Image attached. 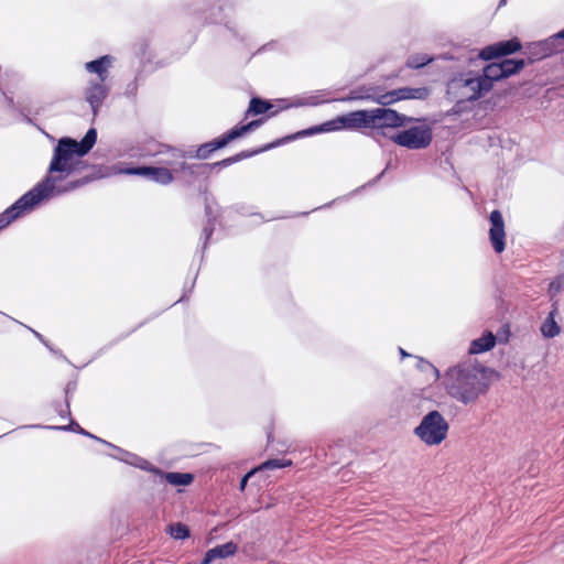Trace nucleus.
I'll list each match as a JSON object with an SVG mask.
<instances>
[{
    "mask_svg": "<svg viewBox=\"0 0 564 564\" xmlns=\"http://www.w3.org/2000/svg\"><path fill=\"white\" fill-rule=\"evenodd\" d=\"M343 129H351V130L358 129L357 110L348 112L343 116H338L335 119L323 122L322 124L314 126L308 129L302 130V131L297 132L295 135L291 137L290 139L313 135L316 133L339 131Z\"/></svg>",
    "mask_w": 564,
    "mask_h": 564,
    "instance_id": "6e6552de",
    "label": "nucleus"
},
{
    "mask_svg": "<svg viewBox=\"0 0 564 564\" xmlns=\"http://www.w3.org/2000/svg\"><path fill=\"white\" fill-rule=\"evenodd\" d=\"M416 367L423 372L431 373L434 380H437L440 378L438 369L435 366H433L430 361L423 358H417Z\"/></svg>",
    "mask_w": 564,
    "mask_h": 564,
    "instance_id": "c756f323",
    "label": "nucleus"
},
{
    "mask_svg": "<svg viewBox=\"0 0 564 564\" xmlns=\"http://www.w3.org/2000/svg\"><path fill=\"white\" fill-rule=\"evenodd\" d=\"M499 64L501 66V73L503 78H507L521 70L524 67L525 63L523 59L506 58L499 62Z\"/></svg>",
    "mask_w": 564,
    "mask_h": 564,
    "instance_id": "4be33fe9",
    "label": "nucleus"
},
{
    "mask_svg": "<svg viewBox=\"0 0 564 564\" xmlns=\"http://www.w3.org/2000/svg\"><path fill=\"white\" fill-rule=\"evenodd\" d=\"M75 390H76V382H68L65 387V402H66L67 409H68L69 399H70L72 394L75 392Z\"/></svg>",
    "mask_w": 564,
    "mask_h": 564,
    "instance_id": "72a5a7b5",
    "label": "nucleus"
},
{
    "mask_svg": "<svg viewBox=\"0 0 564 564\" xmlns=\"http://www.w3.org/2000/svg\"><path fill=\"white\" fill-rule=\"evenodd\" d=\"M430 95V90L426 87L411 88V87H402L398 89H393L387 91L384 94H367V95H358L352 91L350 96L344 98L343 100H357V99H368L372 100L381 106H389L400 100L408 99H419L423 100L427 98Z\"/></svg>",
    "mask_w": 564,
    "mask_h": 564,
    "instance_id": "39448f33",
    "label": "nucleus"
},
{
    "mask_svg": "<svg viewBox=\"0 0 564 564\" xmlns=\"http://www.w3.org/2000/svg\"><path fill=\"white\" fill-rule=\"evenodd\" d=\"M489 238L494 250L501 253L506 248V231L502 215L499 210H492L489 216Z\"/></svg>",
    "mask_w": 564,
    "mask_h": 564,
    "instance_id": "ddd939ff",
    "label": "nucleus"
},
{
    "mask_svg": "<svg viewBox=\"0 0 564 564\" xmlns=\"http://www.w3.org/2000/svg\"><path fill=\"white\" fill-rule=\"evenodd\" d=\"M557 37L564 40V29L557 33Z\"/></svg>",
    "mask_w": 564,
    "mask_h": 564,
    "instance_id": "a19ab883",
    "label": "nucleus"
},
{
    "mask_svg": "<svg viewBox=\"0 0 564 564\" xmlns=\"http://www.w3.org/2000/svg\"><path fill=\"white\" fill-rule=\"evenodd\" d=\"M432 62V57L426 54H415L408 58L406 65L410 68H420Z\"/></svg>",
    "mask_w": 564,
    "mask_h": 564,
    "instance_id": "c85d7f7f",
    "label": "nucleus"
},
{
    "mask_svg": "<svg viewBox=\"0 0 564 564\" xmlns=\"http://www.w3.org/2000/svg\"><path fill=\"white\" fill-rule=\"evenodd\" d=\"M443 384L451 398L464 405L473 404L489 389V370L475 361H464L447 369Z\"/></svg>",
    "mask_w": 564,
    "mask_h": 564,
    "instance_id": "f03ea898",
    "label": "nucleus"
},
{
    "mask_svg": "<svg viewBox=\"0 0 564 564\" xmlns=\"http://www.w3.org/2000/svg\"><path fill=\"white\" fill-rule=\"evenodd\" d=\"M96 141L95 128H90L80 141L69 137L61 138L53 149L44 178L0 214V230L33 210L42 202L76 189L79 182L67 181V178L80 174L86 169L83 159L93 149Z\"/></svg>",
    "mask_w": 564,
    "mask_h": 564,
    "instance_id": "f257e3e1",
    "label": "nucleus"
},
{
    "mask_svg": "<svg viewBox=\"0 0 564 564\" xmlns=\"http://www.w3.org/2000/svg\"><path fill=\"white\" fill-rule=\"evenodd\" d=\"M453 84L462 90V97L467 100H477L489 91L487 82L482 80L479 73L463 74L454 79Z\"/></svg>",
    "mask_w": 564,
    "mask_h": 564,
    "instance_id": "1a4fd4ad",
    "label": "nucleus"
},
{
    "mask_svg": "<svg viewBox=\"0 0 564 564\" xmlns=\"http://www.w3.org/2000/svg\"><path fill=\"white\" fill-rule=\"evenodd\" d=\"M448 431V422L438 411L433 410L422 417L413 433L426 446H437L446 440Z\"/></svg>",
    "mask_w": 564,
    "mask_h": 564,
    "instance_id": "20e7f679",
    "label": "nucleus"
},
{
    "mask_svg": "<svg viewBox=\"0 0 564 564\" xmlns=\"http://www.w3.org/2000/svg\"><path fill=\"white\" fill-rule=\"evenodd\" d=\"M505 2H506V0H501V1H500V4H502V3H505Z\"/></svg>",
    "mask_w": 564,
    "mask_h": 564,
    "instance_id": "a18cd8bd",
    "label": "nucleus"
},
{
    "mask_svg": "<svg viewBox=\"0 0 564 564\" xmlns=\"http://www.w3.org/2000/svg\"><path fill=\"white\" fill-rule=\"evenodd\" d=\"M541 333L546 338H553L560 334V326L553 317V313H550L547 318L541 325Z\"/></svg>",
    "mask_w": 564,
    "mask_h": 564,
    "instance_id": "393cba45",
    "label": "nucleus"
},
{
    "mask_svg": "<svg viewBox=\"0 0 564 564\" xmlns=\"http://www.w3.org/2000/svg\"><path fill=\"white\" fill-rule=\"evenodd\" d=\"M110 86L101 80H88L84 90V98L89 104L93 115L97 116L104 101L108 97Z\"/></svg>",
    "mask_w": 564,
    "mask_h": 564,
    "instance_id": "9d476101",
    "label": "nucleus"
},
{
    "mask_svg": "<svg viewBox=\"0 0 564 564\" xmlns=\"http://www.w3.org/2000/svg\"><path fill=\"white\" fill-rule=\"evenodd\" d=\"M561 41L560 37H557V33L550 36L549 39L544 41L536 42V47H542L543 52L540 54V56H550L553 53L561 50L558 42Z\"/></svg>",
    "mask_w": 564,
    "mask_h": 564,
    "instance_id": "5701e85b",
    "label": "nucleus"
},
{
    "mask_svg": "<svg viewBox=\"0 0 564 564\" xmlns=\"http://www.w3.org/2000/svg\"><path fill=\"white\" fill-rule=\"evenodd\" d=\"M169 532L171 536L174 538L175 540H184L189 536L188 528L181 522L171 524L169 528Z\"/></svg>",
    "mask_w": 564,
    "mask_h": 564,
    "instance_id": "cd10ccee",
    "label": "nucleus"
},
{
    "mask_svg": "<svg viewBox=\"0 0 564 564\" xmlns=\"http://www.w3.org/2000/svg\"><path fill=\"white\" fill-rule=\"evenodd\" d=\"M272 108V105L263 99H260L258 97H253L250 100L249 108L246 111V117L249 115H262L269 111Z\"/></svg>",
    "mask_w": 564,
    "mask_h": 564,
    "instance_id": "b1692460",
    "label": "nucleus"
},
{
    "mask_svg": "<svg viewBox=\"0 0 564 564\" xmlns=\"http://www.w3.org/2000/svg\"><path fill=\"white\" fill-rule=\"evenodd\" d=\"M505 334H506V337H505L503 340L507 341L508 340V334H509V329L508 328L505 330Z\"/></svg>",
    "mask_w": 564,
    "mask_h": 564,
    "instance_id": "79ce46f5",
    "label": "nucleus"
},
{
    "mask_svg": "<svg viewBox=\"0 0 564 564\" xmlns=\"http://www.w3.org/2000/svg\"><path fill=\"white\" fill-rule=\"evenodd\" d=\"M156 156L158 159L155 163L161 166L167 167L169 170L172 171L173 174L185 172L188 173L189 175H194L197 173V170L199 167H203V165L199 164H187L185 162V152L169 147H165L164 150L158 152Z\"/></svg>",
    "mask_w": 564,
    "mask_h": 564,
    "instance_id": "0eeeda50",
    "label": "nucleus"
},
{
    "mask_svg": "<svg viewBox=\"0 0 564 564\" xmlns=\"http://www.w3.org/2000/svg\"><path fill=\"white\" fill-rule=\"evenodd\" d=\"M113 63V57L110 55H104L97 59L87 62L85 64V69L89 74H95L97 77L91 78L90 80H101L102 83H107L109 78V69L111 68Z\"/></svg>",
    "mask_w": 564,
    "mask_h": 564,
    "instance_id": "4468645a",
    "label": "nucleus"
},
{
    "mask_svg": "<svg viewBox=\"0 0 564 564\" xmlns=\"http://www.w3.org/2000/svg\"><path fill=\"white\" fill-rule=\"evenodd\" d=\"M158 476L172 486H188L193 481V475L189 473H164L162 470V474Z\"/></svg>",
    "mask_w": 564,
    "mask_h": 564,
    "instance_id": "6ab92c4d",
    "label": "nucleus"
},
{
    "mask_svg": "<svg viewBox=\"0 0 564 564\" xmlns=\"http://www.w3.org/2000/svg\"><path fill=\"white\" fill-rule=\"evenodd\" d=\"M291 465H292V462L289 459L274 458V459L265 460L264 463H262L260 466H258L256 468L259 471V470H264V469L284 468V467H288Z\"/></svg>",
    "mask_w": 564,
    "mask_h": 564,
    "instance_id": "bb28decb",
    "label": "nucleus"
},
{
    "mask_svg": "<svg viewBox=\"0 0 564 564\" xmlns=\"http://www.w3.org/2000/svg\"><path fill=\"white\" fill-rule=\"evenodd\" d=\"M123 172L130 175L143 176L161 185H169L174 181L172 171L161 165L129 167Z\"/></svg>",
    "mask_w": 564,
    "mask_h": 564,
    "instance_id": "9b49d317",
    "label": "nucleus"
},
{
    "mask_svg": "<svg viewBox=\"0 0 564 564\" xmlns=\"http://www.w3.org/2000/svg\"><path fill=\"white\" fill-rule=\"evenodd\" d=\"M521 48V43L518 39L501 41L484 47L478 56L484 61H490L496 57L506 56L518 52Z\"/></svg>",
    "mask_w": 564,
    "mask_h": 564,
    "instance_id": "f8f14e48",
    "label": "nucleus"
},
{
    "mask_svg": "<svg viewBox=\"0 0 564 564\" xmlns=\"http://www.w3.org/2000/svg\"><path fill=\"white\" fill-rule=\"evenodd\" d=\"M121 460H123L124 463L129 464V465H132L134 467H138L142 470H147V471H150L154 475H161L162 474V470L155 466H153L150 462H148L147 459L140 457V456H137L134 454H131V453H124V456L122 458H120Z\"/></svg>",
    "mask_w": 564,
    "mask_h": 564,
    "instance_id": "a211bd4d",
    "label": "nucleus"
},
{
    "mask_svg": "<svg viewBox=\"0 0 564 564\" xmlns=\"http://www.w3.org/2000/svg\"><path fill=\"white\" fill-rule=\"evenodd\" d=\"M47 429H52V430H62V431H72V432H76V433H79L82 435H85V436H88V437H91L98 442H101L104 444H107V445H110L109 443L102 441L101 438L90 434L89 432L85 431L83 427H80V425L74 421H70V423L66 426H47Z\"/></svg>",
    "mask_w": 564,
    "mask_h": 564,
    "instance_id": "a878e982",
    "label": "nucleus"
},
{
    "mask_svg": "<svg viewBox=\"0 0 564 564\" xmlns=\"http://www.w3.org/2000/svg\"><path fill=\"white\" fill-rule=\"evenodd\" d=\"M497 337L492 332L487 330L480 337L474 339L469 345V354L477 355L489 351L496 345Z\"/></svg>",
    "mask_w": 564,
    "mask_h": 564,
    "instance_id": "dca6fc26",
    "label": "nucleus"
},
{
    "mask_svg": "<svg viewBox=\"0 0 564 564\" xmlns=\"http://www.w3.org/2000/svg\"><path fill=\"white\" fill-rule=\"evenodd\" d=\"M55 411L59 414L61 417H68L70 415V411L68 410V413H67V408L66 405L63 408L61 404H56L55 406Z\"/></svg>",
    "mask_w": 564,
    "mask_h": 564,
    "instance_id": "c9c22d12",
    "label": "nucleus"
},
{
    "mask_svg": "<svg viewBox=\"0 0 564 564\" xmlns=\"http://www.w3.org/2000/svg\"><path fill=\"white\" fill-rule=\"evenodd\" d=\"M484 82H487L489 90H491L494 83L503 78L501 66L499 63L488 64L481 73H479Z\"/></svg>",
    "mask_w": 564,
    "mask_h": 564,
    "instance_id": "aec40b11",
    "label": "nucleus"
},
{
    "mask_svg": "<svg viewBox=\"0 0 564 564\" xmlns=\"http://www.w3.org/2000/svg\"><path fill=\"white\" fill-rule=\"evenodd\" d=\"M421 121L422 119L408 117L386 107L357 110L358 129H371L373 138L384 135V128H401L409 123Z\"/></svg>",
    "mask_w": 564,
    "mask_h": 564,
    "instance_id": "7ed1b4c3",
    "label": "nucleus"
},
{
    "mask_svg": "<svg viewBox=\"0 0 564 564\" xmlns=\"http://www.w3.org/2000/svg\"><path fill=\"white\" fill-rule=\"evenodd\" d=\"M238 546L234 542H227L208 550L202 561V564H210L217 558H227L236 554Z\"/></svg>",
    "mask_w": 564,
    "mask_h": 564,
    "instance_id": "2eb2a0df",
    "label": "nucleus"
},
{
    "mask_svg": "<svg viewBox=\"0 0 564 564\" xmlns=\"http://www.w3.org/2000/svg\"><path fill=\"white\" fill-rule=\"evenodd\" d=\"M382 175H383V172H382V173H380V174L376 177V180H375L373 182H377L379 178H381V176H382Z\"/></svg>",
    "mask_w": 564,
    "mask_h": 564,
    "instance_id": "37998d69",
    "label": "nucleus"
},
{
    "mask_svg": "<svg viewBox=\"0 0 564 564\" xmlns=\"http://www.w3.org/2000/svg\"><path fill=\"white\" fill-rule=\"evenodd\" d=\"M30 427H42L41 425L33 424Z\"/></svg>",
    "mask_w": 564,
    "mask_h": 564,
    "instance_id": "c03bdc74",
    "label": "nucleus"
},
{
    "mask_svg": "<svg viewBox=\"0 0 564 564\" xmlns=\"http://www.w3.org/2000/svg\"><path fill=\"white\" fill-rule=\"evenodd\" d=\"M301 105H311V106H315V105H318V101H317V100H315L314 98H311L308 101L302 102Z\"/></svg>",
    "mask_w": 564,
    "mask_h": 564,
    "instance_id": "4c0bfd02",
    "label": "nucleus"
},
{
    "mask_svg": "<svg viewBox=\"0 0 564 564\" xmlns=\"http://www.w3.org/2000/svg\"><path fill=\"white\" fill-rule=\"evenodd\" d=\"M249 155L250 154L241 152V153H238V154H236L234 156H230V158H227V159H225L223 161H219V162L215 163L214 165L215 166H219V167H227V166H229V165H231V164H234V163H236V162H238V161H240L242 159L248 158Z\"/></svg>",
    "mask_w": 564,
    "mask_h": 564,
    "instance_id": "7c9ffc66",
    "label": "nucleus"
},
{
    "mask_svg": "<svg viewBox=\"0 0 564 564\" xmlns=\"http://www.w3.org/2000/svg\"><path fill=\"white\" fill-rule=\"evenodd\" d=\"M231 139H227V132L223 134L221 137L214 139L213 141L202 144L195 153V158L197 159H207L210 153L214 151L225 148L229 142H231ZM189 156H193L192 154Z\"/></svg>",
    "mask_w": 564,
    "mask_h": 564,
    "instance_id": "f3484780",
    "label": "nucleus"
},
{
    "mask_svg": "<svg viewBox=\"0 0 564 564\" xmlns=\"http://www.w3.org/2000/svg\"><path fill=\"white\" fill-rule=\"evenodd\" d=\"M32 333L34 334V336L36 338H39L51 351H54L53 348L45 341V339L43 338V336L37 333L36 330H32Z\"/></svg>",
    "mask_w": 564,
    "mask_h": 564,
    "instance_id": "e433bc0d",
    "label": "nucleus"
},
{
    "mask_svg": "<svg viewBox=\"0 0 564 564\" xmlns=\"http://www.w3.org/2000/svg\"><path fill=\"white\" fill-rule=\"evenodd\" d=\"M550 289H551V290L555 289V290L557 291V290L560 289V285H555V282H552V283L550 284Z\"/></svg>",
    "mask_w": 564,
    "mask_h": 564,
    "instance_id": "ea45409f",
    "label": "nucleus"
},
{
    "mask_svg": "<svg viewBox=\"0 0 564 564\" xmlns=\"http://www.w3.org/2000/svg\"><path fill=\"white\" fill-rule=\"evenodd\" d=\"M399 351H400V355H401V357H402V358H404V357H409V356H410V355H409L404 349H402V348H399Z\"/></svg>",
    "mask_w": 564,
    "mask_h": 564,
    "instance_id": "58836bf2",
    "label": "nucleus"
},
{
    "mask_svg": "<svg viewBox=\"0 0 564 564\" xmlns=\"http://www.w3.org/2000/svg\"><path fill=\"white\" fill-rule=\"evenodd\" d=\"M214 232V225L210 223V219H208V224L204 227L202 236L204 237V248H206L208 239L212 237Z\"/></svg>",
    "mask_w": 564,
    "mask_h": 564,
    "instance_id": "473e14b6",
    "label": "nucleus"
},
{
    "mask_svg": "<svg viewBox=\"0 0 564 564\" xmlns=\"http://www.w3.org/2000/svg\"><path fill=\"white\" fill-rule=\"evenodd\" d=\"M543 52L542 47H536V43H532L527 47V53L529 54V61H539L542 58H545L546 56H540V54Z\"/></svg>",
    "mask_w": 564,
    "mask_h": 564,
    "instance_id": "2f4dec72",
    "label": "nucleus"
},
{
    "mask_svg": "<svg viewBox=\"0 0 564 564\" xmlns=\"http://www.w3.org/2000/svg\"><path fill=\"white\" fill-rule=\"evenodd\" d=\"M263 123V119L252 120L249 123L236 126L227 132V139H231L232 141L245 135L248 132H251L259 128Z\"/></svg>",
    "mask_w": 564,
    "mask_h": 564,
    "instance_id": "412c9836",
    "label": "nucleus"
},
{
    "mask_svg": "<svg viewBox=\"0 0 564 564\" xmlns=\"http://www.w3.org/2000/svg\"><path fill=\"white\" fill-rule=\"evenodd\" d=\"M257 471H258V469H257V468H253V469H251L250 471H248V473H247V474L241 478V480H240V486H239L240 490H245V488H246V486H247V482H248V479H249L252 475H254Z\"/></svg>",
    "mask_w": 564,
    "mask_h": 564,
    "instance_id": "f704fd0d",
    "label": "nucleus"
},
{
    "mask_svg": "<svg viewBox=\"0 0 564 564\" xmlns=\"http://www.w3.org/2000/svg\"><path fill=\"white\" fill-rule=\"evenodd\" d=\"M390 140L399 147L409 150H422L431 144L433 132L432 128L423 122L391 135Z\"/></svg>",
    "mask_w": 564,
    "mask_h": 564,
    "instance_id": "423d86ee",
    "label": "nucleus"
}]
</instances>
